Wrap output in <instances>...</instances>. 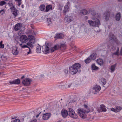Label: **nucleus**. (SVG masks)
<instances>
[{
	"instance_id": "49530a36",
	"label": "nucleus",
	"mask_w": 122,
	"mask_h": 122,
	"mask_svg": "<svg viewBox=\"0 0 122 122\" xmlns=\"http://www.w3.org/2000/svg\"><path fill=\"white\" fill-rule=\"evenodd\" d=\"M5 13V12L4 10H0V13H1V15H3Z\"/></svg>"
},
{
	"instance_id": "c756f323",
	"label": "nucleus",
	"mask_w": 122,
	"mask_h": 122,
	"mask_svg": "<svg viewBox=\"0 0 122 122\" xmlns=\"http://www.w3.org/2000/svg\"><path fill=\"white\" fill-rule=\"evenodd\" d=\"M38 45H39L38 44ZM41 46L39 45L38 46H37L36 48V52L37 53H41Z\"/></svg>"
},
{
	"instance_id": "de8ad7c7",
	"label": "nucleus",
	"mask_w": 122,
	"mask_h": 122,
	"mask_svg": "<svg viewBox=\"0 0 122 122\" xmlns=\"http://www.w3.org/2000/svg\"><path fill=\"white\" fill-rule=\"evenodd\" d=\"M37 121L36 119H34L33 120H32L30 122H37Z\"/></svg>"
},
{
	"instance_id": "e2e57ef3",
	"label": "nucleus",
	"mask_w": 122,
	"mask_h": 122,
	"mask_svg": "<svg viewBox=\"0 0 122 122\" xmlns=\"http://www.w3.org/2000/svg\"><path fill=\"white\" fill-rule=\"evenodd\" d=\"M68 3H69V2H67V4Z\"/></svg>"
},
{
	"instance_id": "b1692460",
	"label": "nucleus",
	"mask_w": 122,
	"mask_h": 122,
	"mask_svg": "<svg viewBox=\"0 0 122 122\" xmlns=\"http://www.w3.org/2000/svg\"><path fill=\"white\" fill-rule=\"evenodd\" d=\"M97 62L101 66L102 65L103 63V62L102 60L100 59H98L97 61Z\"/></svg>"
},
{
	"instance_id": "a878e982",
	"label": "nucleus",
	"mask_w": 122,
	"mask_h": 122,
	"mask_svg": "<svg viewBox=\"0 0 122 122\" xmlns=\"http://www.w3.org/2000/svg\"><path fill=\"white\" fill-rule=\"evenodd\" d=\"M121 18V15L120 13H117L116 15L115 18L116 20L119 21Z\"/></svg>"
},
{
	"instance_id": "052dcab7",
	"label": "nucleus",
	"mask_w": 122,
	"mask_h": 122,
	"mask_svg": "<svg viewBox=\"0 0 122 122\" xmlns=\"http://www.w3.org/2000/svg\"><path fill=\"white\" fill-rule=\"evenodd\" d=\"M118 1L119 2H121L122 1V0H118Z\"/></svg>"
},
{
	"instance_id": "9b49d317",
	"label": "nucleus",
	"mask_w": 122,
	"mask_h": 122,
	"mask_svg": "<svg viewBox=\"0 0 122 122\" xmlns=\"http://www.w3.org/2000/svg\"><path fill=\"white\" fill-rule=\"evenodd\" d=\"M51 114L50 113L44 114L43 115L42 119L44 120H47L51 117Z\"/></svg>"
},
{
	"instance_id": "2f4dec72",
	"label": "nucleus",
	"mask_w": 122,
	"mask_h": 122,
	"mask_svg": "<svg viewBox=\"0 0 122 122\" xmlns=\"http://www.w3.org/2000/svg\"><path fill=\"white\" fill-rule=\"evenodd\" d=\"M27 33L33 35L35 34V33L34 32L33 30H28L27 31Z\"/></svg>"
},
{
	"instance_id": "c85d7f7f",
	"label": "nucleus",
	"mask_w": 122,
	"mask_h": 122,
	"mask_svg": "<svg viewBox=\"0 0 122 122\" xmlns=\"http://www.w3.org/2000/svg\"><path fill=\"white\" fill-rule=\"evenodd\" d=\"M89 57L91 60L92 59L94 60L95 59L96 57V54L94 53L91 55Z\"/></svg>"
},
{
	"instance_id": "20e7f679",
	"label": "nucleus",
	"mask_w": 122,
	"mask_h": 122,
	"mask_svg": "<svg viewBox=\"0 0 122 122\" xmlns=\"http://www.w3.org/2000/svg\"><path fill=\"white\" fill-rule=\"evenodd\" d=\"M73 20V16L71 14H69L66 16L64 19L65 22L67 24H69Z\"/></svg>"
},
{
	"instance_id": "a211bd4d",
	"label": "nucleus",
	"mask_w": 122,
	"mask_h": 122,
	"mask_svg": "<svg viewBox=\"0 0 122 122\" xmlns=\"http://www.w3.org/2000/svg\"><path fill=\"white\" fill-rule=\"evenodd\" d=\"M109 39L110 40H111L114 42L116 41V42L117 41L116 39L115 36L112 33H111L110 34Z\"/></svg>"
},
{
	"instance_id": "7ed1b4c3",
	"label": "nucleus",
	"mask_w": 122,
	"mask_h": 122,
	"mask_svg": "<svg viewBox=\"0 0 122 122\" xmlns=\"http://www.w3.org/2000/svg\"><path fill=\"white\" fill-rule=\"evenodd\" d=\"M81 65L79 63L74 64L69 68L70 73L73 75L76 74L78 72V69L81 67Z\"/></svg>"
},
{
	"instance_id": "4468645a",
	"label": "nucleus",
	"mask_w": 122,
	"mask_h": 122,
	"mask_svg": "<svg viewBox=\"0 0 122 122\" xmlns=\"http://www.w3.org/2000/svg\"><path fill=\"white\" fill-rule=\"evenodd\" d=\"M9 82L10 84L18 85L20 83V79L18 78L13 81H10Z\"/></svg>"
},
{
	"instance_id": "ea45409f",
	"label": "nucleus",
	"mask_w": 122,
	"mask_h": 122,
	"mask_svg": "<svg viewBox=\"0 0 122 122\" xmlns=\"http://www.w3.org/2000/svg\"><path fill=\"white\" fill-rule=\"evenodd\" d=\"M6 4L5 2L4 1H3L0 2V5L2 6L4 5H5Z\"/></svg>"
},
{
	"instance_id": "6ab92c4d",
	"label": "nucleus",
	"mask_w": 122,
	"mask_h": 122,
	"mask_svg": "<svg viewBox=\"0 0 122 122\" xmlns=\"http://www.w3.org/2000/svg\"><path fill=\"white\" fill-rule=\"evenodd\" d=\"M21 27V24L20 23L17 24L15 27V30L17 31L19 30Z\"/></svg>"
},
{
	"instance_id": "0e129e2a",
	"label": "nucleus",
	"mask_w": 122,
	"mask_h": 122,
	"mask_svg": "<svg viewBox=\"0 0 122 122\" xmlns=\"http://www.w3.org/2000/svg\"><path fill=\"white\" fill-rule=\"evenodd\" d=\"M102 47L101 46V48H102Z\"/></svg>"
},
{
	"instance_id": "58836bf2",
	"label": "nucleus",
	"mask_w": 122,
	"mask_h": 122,
	"mask_svg": "<svg viewBox=\"0 0 122 122\" xmlns=\"http://www.w3.org/2000/svg\"><path fill=\"white\" fill-rule=\"evenodd\" d=\"M47 22L48 25L50 24L51 23V21L50 18H49L47 19Z\"/></svg>"
},
{
	"instance_id": "f257e3e1",
	"label": "nucleus",
	"mask_w": 122,
	"mask_h": 122,
	"mask_svg": "<svg viewBox=\"0 0 122 122\" xmlns=\"http://www.w3.org/2000/svg\"><path fill=\"white\" fill-rule=\"evenodd\" d=\"M28 37L30 40V42H27L26 45H23L22 44H19L20 46L22 48H28L29 49V51L27 52V54L31 53V51L30 47L32 49L34 47V46L32 44L34 43L35 42V39L33 36L32 35H29Z\"/></svg>"
},
{
	"instance_id": "c03bdc74",
	"label": "nucleus",
	"mask_w": 122,
	"mask_h": 122,
	"mask_svg": "<svg viewBox=\"0 0 122 122\" xmlns=\"http://www.w3.org/2000/svg\"><path fill=\"white\" fill-rule=\"evenodd\" d=\"M91 14L93 16H94L96 15V13L95 11H92L91 12Z\"/></svg>"
},
{
	"instance_id": "a19ab883",
	"label": "nucleus",
	"mask_w": 122,
	"mask_h": 122,
	"mask_svg": "<svg viewBox=\"0 0 122 122\" xmlns=\"http://www.w3.org/2000/svg\"><path fill=\"white\" fill-rule=\"evenodd\" d=\"M60 48H65L66 47V46L65 44H63L61 45L60 46Z\"/></svg>"
},
{
	"instance_id": "7c9ffc66",
	"label": "nucleus",
	"mask_w": 122,
	"mask_h": 122,
	"mask_svg": "<svg viewBox=\"0 0 122 122\" xmlns=\"http://www.w3.org/2000/svg\"><path fill=\"white\" fill-rule=\"evenodd\" d=\"M46 8L45 5H41L40 6V8L41 11H44Z\"/></svg>"
},
{
	"instance_id": "69168bd1",
	"label": "nucleus",
	"mask_w": 122,
	"mask_h": 122,
	"mask_svg": "<svg viewBox=\"0 0 122 122\" xmlns=\"http://www.w3.org/2000/svg\"><path fill=\"white\" fill-rule=\"evenodd\" d=\"M92 119H93V118H92Z\"/></svg>"
},
{
	"instance_id": "6e6d98bb",
	"label": "nucleus",
	"mask_w": 122,
	"mask_h": 122,
	"mask_svg": "<svg viewBox=\"0 0 122 122\" xmlns=\"http://www.w3.org/2000/svg\"><path fill=\"white\" fill-rule=\"evenodd\" d=\"M63 120H59L57 122H63Z\"/></svg>"
},
{
	"instance_id": "ddd939ff",
	"label": "nucleus",
	"mask_w": 122,
	"mask_h": 122,
	"mask_svg": "<svg viewBox=\"0 0 122 122\" xmlns=\"http://www.w3.org/2000/svg\"><path fill=\"white\" fill-rule=\"evenodd\" d=\"M110 15V13L109 11H107L105 12L104 15V17L106 20H107L109 19Z\"/></svg>"
},
{
	"instance_id": "5701e85b",
	"label": "nucleus",
	"mask_w": 122,
	"mask_h": 122,
	"mask_svg": "<svg viewBox=\"0 0 122 122\" xmlns=\"http://www.w3.org/2000/svg\"><path fill=\"white\" fill-rule=\"evenodd\" d=\"M107 111V110L105 107V106L103 105H101L100 107V110L99 111L100 112H106Z\"/></svg>"
},
{
	"instance_id": "864d4df0",
	"label": "nucleus",
	"mask_w": 122,
	"mask_h": 122,
	"mask_svg": "<svg viewBox=\"0 0 122 122\" xmlns=\"http://www.w3.org/2000/svg\"><path fill=\"white\" fill-rule=\"evenodd\" d=\"M120 53L121 55H122V48L121 49Z\"/></svg>"
},
{
	"instance_id": "09e8293b",
	"label": "nucleus",
	"mask_w": 122,
	"mask_h": 122,
	"mask_svg": "<svg viewBox=\"0 0 122 122\" xmlns=\"http://www.w3.org/2000/svg\"><path fill=\"white\" fill-rule=\"evenodd\" d=\"M64 72L66 74H67L68 73V71L67 70L65 69V70H64Z\"/></svg>"
},
{
	"instance_id": "423d86ee",
	"label": "nucleus",
	"mask_w": 122,
	"mask_h": 122,
	"mask_svg": "<svg viewBox=\"0 0 122 122\" xmlns=\"http://www.w3.org/2000/svg\"><path fill=\"white\" fill-rule=\"evenodd\" d=\"M101 89V87L98 85L95 86L92 88L91 91L93 93L96 94L97 92L99 91Z\"/></svg>"
},
{
	"instance_id": "0eeeda50",
	"label": "nucleus",
	"mask_w": 122,
	"mask_h": 122,
	"mask_svg": "<svg viewBox=\"0 0 122 122\" xmlns=\"http://www.w3.org/2000/svg\"><path fill=\"white\" fill-rule=\"evenodd\" d=\"M68 115L71 117L73 118H77V116L75 114V112L71 108L69 109V110L68 112Z\"/></svg>"
},
{
	"instance_id": "aec40b11",
	"label": "nucleus",
	"mask_w": 122,
	"mask_h": 122,
	"mask_svg": "<svg viewBox=\"0 0 122 122\" xmlns=\"http://www.w3.org/2000/svg\"><path fill=\"white\" fill-rule=\"evenodd\" d=\"M116 66V64L112 65L111 66L110 69L111 70L110 72L111 73H113L115 71Z\"/></svg>"
},
{
	"instance_id": "6e6552de",
	"label": "nucleus",
	"mask_w": 122,
	"mask_h": 122,
	"mask_svg": "<svg viewBox=\"0 0 122 122\" xmlns=\"http://www.w3.org/2000/svg\"><path fill=\"white\" fill-rule=\"evenodd\" d=\"M78 112L79 115L83 118H85L86 117V115L85 113L84 110L82 109H78Z\"/></svg>"
},
{
	"instance_id": "4be33fe9",
	"label": "nucleus",
	"mask_w": 122,
	"mask_h": 122,
	"mask_svg": "<svg viewBox=\"0 0 122 122\" xmlns=\"http://www.w3.org/2000/svg\"><path fill=\"white\" fill-rule=\"evenodd\" d=\"M45 12H48L50 10H51L52 9V6L51 5H48L46 6Z\"/></svg>"
},
{
	"instance_id": "603ef678",
	"label": "nucleus",
	"mask_w": 122,
	"mask_h": 122,
	"mask_svg": "<svg viewBox=\"0 0 122 122\" xmlns=\"http://www.w3.org/2000/svg\"><path fill=\"white\" fill-rule=\"evenodd\" d=\"M84 106L85 107V108H88L87 107V105L85 104L84 105Z\"/></svg>"
},
{
	"instance_id": "37998d69",
	"label": "nucleus",
	"mask_w": 122,
	"mask_h": 122,
	"mask_svg": "<svg viewBox=\"0 0 122 122\" xmlns=\"http://www.w3.org/2000/svg\"><path fill=\"white\" fill-rule=\"evenodd\" d=\"M8 5L10 7H11L12 6H13V5L12 4V3L10 1L8 3Z\"/></svg>"
},
{
	"instance_id": "bb28decb",
	"label": "nucleus",
	"mask_w": 122,
	"mask_h": 122,
	"mask_svg": "<svg viewBox=\"0 0 122 122\" xmlns=\"http://www.w3.org/2000/svg\"><path fill=\"white\" fill-rule=\"evenodd\" d=\"M64 36L63 34H57L56 36V38H62Z\"/></svg>"
},
{
	"instance_id": "5fc2aeb1",
	"label": "nucleus",
	"mask_w": 122,
	"mask_h": 122,
	"mask_svg": "<svg viewBox=\"0 0 122 122\" xmlns=\"http://www.w3.org/2000/svg\"><path fill=\"white\" fill-rule=\"evenodd\" d=\"M41 79H42L44 78V76L43 75H41Z\"/></svg>"
},
{
	"instance_id": "f03ea898",
	"label": "nucleus",
	"mask_w": 122,
	"mask_h": 122,
	"mask_svg": "<svg viewBox=\"0 0 122 122\" xmlns=\"http://www.w3.org/2000/svg\"><path fill=\"white\" fill-rule=\"evenodd\" d=\"M94 20V21H92L91 20H88V22L90 25L93 27H97L98 30H96V28L94 30L96 32L99 31V25L100 24V22L99 20L96 18H94L93 19Z\"/></svg>"
},
{
	"instance_id": "f8f14e48",
	"label": "nucleus",
	"mask_w": 122,
	"mask_h": 122,
	"mask_svg": "<svg viewBox=\"0 0 122 122\" xmlns=\"http://www.w3.org/2000/svg\"><path fill=\"white\" fill-rule=\"evenodd\" d=\"M122 109V107L119 106H117L115 108H110V109L112 111L115 112H119Z\"/></svg>"
},
{
	"instance_id": "72a5a7b5",
	"label": "nucleus",
	"mask_w": 122,
	"mask_h": 122,
	"mask_svg": "<svg viewBox=\"0 0 122 122\" xmlns=\"http://www.w3.org/2000/svg\"><path fill=\"white\" fill-rule=\"evenodd\" d=\"M91 60L89 57L85 61L86 63L87 64L90 62L91 61Z\"/></svg>"
},
{
	"instance_id": "2eb2a0df",
	"label": "nucleus",
	"mask_w": 122,
	"mask_h": 122,
	"mask_svg": "<svg viewBox=\"0 0 122 122\" xmlns=\"http://www.w3.org/2000/svg\"><path fill=\"white\" fill-rule=\"evenodd\" d=\"M13 54L15 55H18L19 53L18 48L17 47H14L12 49Z\"/></svg>"
},
{
	"instance_id": "4c0bfd02",
	"label": "nucleus",
	"mask_w": 122,
	"mask_h": 122,
	"mask_svg": "<svg viewBox=\"0 0 122 122\" xmlns=\"http://www.w3.org/2000/svg\"><path fill=\"white\" fill-rule=\"evenodd\" d=\"M3 41H1L0 42V48H4V45L2 44Z\"/></svg>"
},
{
	"instance_id": "473e14b6",
	"label": "nucleus",
	"mask_w": 122,
	"mask_h": 122,
	"mask_svg": "<svg viewBox=\"0 0 122 122\" xmlns=\"http://www.w3.org/2000/svg\"><path fill=\"white\" fill-rule=\"evenodd\" d=\"M101 82L103 85H105L106 83V80L104 78H102L101 79Z\"/></svg>"
},
{
	"instance_id": "a18cd8bd",
	"label": "nucleus",
	"mask_w": 122,
	"mask_h": 122,
	"mask_svg": "<svg viewBox=\"0 0 122 122\" xmlns=\"http://www.w3.org/2000/svg\"><path fill=\"white\" fill-rule=\"evenodd\" d=\"M11 122H20V119H15L13 122L12 121Z\"/></svg>"
},
{
	"instance_id": "1a4fd4ad",
	"label": "nucleus",
	"mask_w": 122,
	"mask_h": 122,
	"mask_svg": "<svg viewBox=\"0 0 122 122\" xmlns=\"http://www.w3.org/2000/svg\"><path fill=\"white\" fill-rule=\"evenodd\" d=\"M10 9L11 10L12 14L15 17L18 15V10L14 6L10 7Z\"/></svg>"
},
{
	"instance_id": "79ce46f5",
	"label": "nucleus",
	"mask_w": 122,
	"mask_h": 122,
	"mask_svg": "<svg viewBox=\"0 0 122 122\" xmlns=\"http://www.w3.org/2000/svg\"><path fill=\"white\" fill-rule=\"evenodd\" d=\"M85 111L87 113H89L90 112V109L89 108H85Z\"/></svg>"
},
{
	"instance_id": "9d476101",
	"label": "nucleus",
	"mask_w": 122,
	"mask_h": 122,
	"mask_svg": "<svg viewBox=\"0 0 122 122\" xmlns=\"http://www.w3.org/2000/svg\"><path fill=\"white\" fill-rule=\"evenodd\" d=\"M28 38L25 35H22L20 37V41L22 43H25L27 42L28 41Z\"/></svg>"
},
{
	"instance_id": "39448f33",
	"label": "nucleus",
	"mask_w": 122,
	"mask_h": 122,
	"mask_svg": "<svg viewBox=\"0 0 122 122\" xmlns=\"http://www.w3.org/2000/svg\"><path fill=\"white\" fill-rule=\"evenodd\" d=\"M32 81V80L30 79L26 78L23 80L22 83L24 86H28L30 85L31 82Z\"/></svg>"
},
{
	"instance_id": "393cba45",
	"label": "nucleus",
	"mask_w": 122,
	"mask_h": 122,
	"mask_svg": "<svg viewBox=\"0 0 122 122\" xmlns=\"http://www.w3.org/2000/svg\"><path fill=\"white\" fill-rule=\"evenodd\" d=\"M91 67L92 69L94 70L97 71L99 69V67L96 66L94 64H92Z\"/></svg>"
},
{
	"instance_id": "e433bc0d",
	"label": "nucleus",
	"mask_w": 122,
	"mask_h": 122,
	"mask_svg": "<svg viewBox=\"0 0 122 122\" xmlns=\"http://www.w3.org/2000/svg\"><path fill=\"white\" fill-rule=\"evenodd\" d=\"M114 54L117 56L119 55V49L118 47H117V51L114 53Z\"/></svg>"
},
{
	"instance_id": "4d7b16f0",
	"label": "nucleus",
	"mask_w": 122,
	"mask_h": 122,
	"mask_svg": "<svg viewBox=\"0 0 122 122\" xmlns=\"http://www.w3.org/2000/svg\"><path fill=\"white\" fill-rule=\"evenodd\" d=\"M41 113V112H40L39 114H38V115H36V117H37V118L39 116V114Z\"/></svg>"
},
{
	"instance_id": "680f3d73",
	"label": "nucleus",
	"mask_w": 122,
	"mask_h": 122,
	"mask_svg": "<svg viewBox=\"0 0 122 122\" xmlns=\"http://www.w3.org/2000/svg\"><path fill=\"white\" fill-rule=\"evenodd\" d=\"M95 28H96V30H98V29H97V28H94V29H95Z\"/></svg>"
},
{
	"instance_id": "3c124183",
	"label": "nucleus",
	"mask_w": 122,
	"mask_h": 122,
	"mask_svg": "<svg viewBox=\"0 0 122 122\" xmlns=\"http://www.w3.org/2000/svg\"><path fill=\"white\" fill-rule=\"evenodd\" d=\"M108 48L109 49H112V46H109H109H108Z\"/></svg>"
},
{
	"instance_id": "c9c22d12",
	"label": "nucleus",
	"mask_w": 122,
	"mask_h": 122,
	"mask_svg": "<svg viewBox=\"0 0 122 122\" xmlns=\"http://www.w3.org/2000/svg\"><path fill=\"white\" fill-rule=\"evenodd\" d=\"M21 0H15V1L17 2V5L19 6H20L21 4Z\"/></svg>"
},
{
	"instance_id": "13d9d810",
	"label": "nucleus",
	"mask_w": 122,
	"mask_h": 122,
	"mask_svg": "<svg viewBox=\"0 0 122 122\" xmlns=\"http://www.w3.org/2000/svg\"><path fill=\"white\" fill-rule=\"evenodd\" d=\"M24 7V5H21V7L22 8H23Z\"/></svg>"
},
{
	"instance_id": "f704fd0d",
	"label": "nucleus",
	"mask_w": 122,
	"mask_h": 122,
	"mask_svg": "<svg viewBox=\"0 0 122 122\" xmlns=\"http://www.w3.org/2000/svg\"><path fill=\"white\" fill-rule=\"evenodd\" d=\"M87 11L86 10H83L82 11L81 13L83 15H86L87 13Z\"/></svg>"
},
{
	"instance_id": "cd10ccee",
	"label": "nucleus",
	"mask_w": 122,
	"mask_h": 122,
	"mask_svg": "<svg viewBox=\"0 0 122 122\" xmlns=\"http://www.w3.org/2000/svg\"><path fill=\"white\" fill-rule=\"evenodd\" d=\"M69 8L68 5H66L65 6L63 10L65 14L69 11Z\"/></svg>"
},
{
	"instance_id": "8fccbe9b",
	"label": "nucleus",
	"mask_w": 122,
	"mask_h": 122,
	"mask_svg": "<svg viewBox=\"0 0 122 122\" xmlns=\"http://www.w3.org/2000/svg\"><path fill=\"white\" fill-rule=\"evenodd\" d=\"M20 118V119L22 121H23L24 120V116L21 117V118Z\"/></svg>"
},
{
	"instance_id": "bf43d9fd",
	"label": "nucleus",
	"mask_w": 122,
	"mask_h": 122,
	"mask_svg": "<svg viewBox=\"0 0 122 122\" xmlns=\"http://www.w3.org/2000/svg\"><path fill=\"white\" fill-rule=\"evenodd\" d=\"M25 76H23L21 77V79H22L24 78Z\"/></svg>"
},
{
	"instance_id": "412c9836",
	"label": "nucleus",
	"mask_w": 122,
	"mask_h": 122,
	"mask_svg": "<svg viewBox=\"0 0 122 122\" xmlns=\"http://www.w3.org/2000/svg\"><path fill=\"white\" fill-rule=\"evenodd\" d=\"M49 46H48L47 45H46L45 46L44 51L45 53V54L48 53L50 51V50Z\"/></svg>"
},
{
	"instance_id": "f3484780",
	"label": "nucleus",
	"mask_w": 122,
	"mask_h": 122,
	"mask_svg": "<svg viewBox=\"0 0 122 122\" xmlns=\"http://www.w3.org/2000/svg\"><path fill=\"white\" fill-rule=\"evenodd\" d=\"M61 113L62 116L64 118L66 117L68 115V112L66 110L63 109L61 111Z\"/></svg>"
},
{
	"instance_id": "dca6fc26",
	"label": "nucleus",
	"mask_w": 122,
	"mask_h": 122,
	"mask_svg": "<svg viewBox=\"0 0 122 122\" xmlns=\"http://www.w3.org/2000/svg\"><path fill=\"white\" fill-rule=\"evenodd\" d=\"M60 48V46L58 44H56L51 49L50 51L52 52H54L55 51L57 50Z\"/></svg>"
}]
</instances>
